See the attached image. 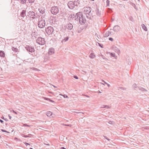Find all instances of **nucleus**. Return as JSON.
Wrapping results in <instances>:
<instances>
[{"label":"nucleus","mask_w":149,"mask_h":149,"mask_svg":"<svg viewBox=\"0 0 149 149\" xmlns=\"http://www.w3.org/2000/svg\"><path fill=\"white\" fill-rule=\"evenodd\" d=\"M109 40L111 41H112L113 40V39L112 38H109Z\"/></svg>","instance_id":"4c0bfd02"},{"label":"nucleus","mask_w":149,"mask_h":149,"mask_svg":"<svg viewBox=\"0 0 149 149\" xmlns=\"http://www.w3.org/2000/svg\"><path fill=\"white\" fill-rule=\"evenodd\" d=\"M38 10L39 11L40 13H41L42 15V17L44 18V17L45 16V9L44 8L41 7L38 9Z\"/></svg>","instance_id":"1a4fd4ad"},{"label":"nucleus","mask_w":149,"mask_h":149,"mask_svg":"<svg viewBox=\"0 0 149 149\" xmlns=\"http://www.w3.org/2000/svg\"><path fill=\"white\" fill-rule=\"evenodd\" d=\"M30 69L33 70L40 71L38 69L34 67L30 68Z\"/></svg>","instance_id":"a878e982"},{"label":"nucleus","mask_w":149,"mask_h":149,"mask_svg":"<svg viewBox=\"0 0 149 149\" xmlns=\"http://www.w3.org/2000/svg\"><path fill=\"white\" fill-rule=\"evenodd\" d=\"M80 1L79 0H76L74 1V3H75V6H80Z\"/></svg>","instance_id":"a211bd4d"},{"label":"nucleus","mask_w":149,"mask_h":149,"mask_svg":"<svg viewBox=\"0 0 149 149\" xmlns=\"http://www.w3.org/2000/svg\"><path fill=\"white\" fill-rule=\"evenodd\" d=\"M106 108H107V109H109V108H110V107L107 105V106L106 107Z\"/></svg>","instance_id":"6e6d98bb"},{"label":"nucleus","mask_w":149,"mask_h":149,"mask_svg":"<svg viewBox=\"0 0 149 149\" xmlns=\"http://www.w3.org/2000/svg\"><path fill=\"white\" fill-rule=\"evenodd\" d=\"M28 16H29L32 17L33 19H35V13L33 11H30L27 15Z\"/></svg>","instance_id":"9d476101"},{"label":"nucleus","mask_w":149,"mask_h":149,"mask_svg":"<svg viewBox=\"0 0 149 149\" xmlns=\"http://www.w3.org/2000/svg\"><path fill=\"white\" fill-rule=\"evenodd\" d=\"M105 59H106V60H107V59L106 58Z\"/></svg>","instance_id":"0e129e2a"},{"label":"nucleus","mask_w":149,"mask_h":149,"mask_svg":"<svg viewBox=\"0 0 149 149\" xmlns=\"http://www.w3.org/2000/svg\"><path fill=\"white\" fill-rule=\"evenodd\" d=\"M120 29V27L118 25H116L113 27V31L115 32H118Z\"/></svg>","instance_id":"9b49d317"},{"label":"nucleus","mask_w":149,"mask_h":149,"mask_svg":"<svg viewBox=\"0 0 149 149\" xmlns=\"http://www.w3.org/2000/svg\"><path fill=\"white\" fill-rule=\"evenodd\" d=\"M1 131L3 132H7V133H9L8 132H7V131H6V130H4L3 129H1Z\"/></svg>","instance_id":"c9c22d12"},{"label":"nucleus","mask_w":149,"mask_h":149,"mask_svg":"<svg viewBox=\"0 0 149 149\" xmlns=\"http://www.w3.org/2000/svg\"><path fill=\"white\" fill-rule=\"evenodd\" d=\"M62 96H63V97L65 98H68V96L66 95H63Z\"/></svg>","instance_id":"f704fd0d"},{"label":"nucleus","mask_w":149,"mask_h":149,"mask_svg":"<svg viewBox=\"0 0 149 149\" xmlns=\"http://www.w3.org/2000/svg\"><path fill=\"white\" fill-rule=\"evenodd\" d=\"M25 48L26 50L29 52L32 53L34 52L35 51L34 48L31 46L26 45Z\"/></svg>","instance_id":"0eeeda50"},{"label":"nucleus","mask_w":149,"mask_h":149,"mask_svg":"<svg viewBox=\"0 0 149 149\" xmlns=\"http://www.w3.org/2000/svg\"><path fill=\"white\" fill-rule=\"evenodd\" d=\"M104 137L106 139H107L109 141L110 140V139H109L106 136H104Z\"/></svg>","instance_id":"37998d69"},{"label":"nucleus","mask_w":149,"mask_h":149,"mask_svg":"<svg viewBox=\"0 0 149 149\" xmlns=\"http://www.w3.org/2000/svg\"><path fill=\"white\" fill-rule=\"evenodd\" d=\"M91 1H93L94 0H91Z\"/></svg>","instance_id":"774afa93"},{"label":"nucleus","mask_w":149,"mask_h":149,"mask_svg":"<svg viewBox=\"0 0 149 149\" xmlns=\"http://www.w3.org/2000/svg\"><path fill=\"white\" fill-rule=\"evenodd\" d=\"M36 42L40 45H44L45 43V41L44 38L41 37H38L36 40Z\"/></svg>","instance_id":"7ed1b4c3"},{"label":"nucleus","mask_w":149,"mask_h":149,"mask_svg":"<svg viewBox=\"0 0 149 149\" xmlns=\"http://www.w3.org/2000/svg\"><path fill=\"white\" fill-rule=\"evenodd\" d=\"M107 86H108V87H109L110 86V85L109 84H107Z\"/></svg>","instance_id":"4d7b16f0"},{"label":"nucleus","mask_w":149,"mask_h":149,"mask_svg":"<svg viewBox=\"0 0 149 149\" xmlns=\"http://www.w3.org/2000/svg\"><path fill=\"white\" fill-rule=\"evenodd\" d=\"M112 49L115 52L118 53L120 52V50L119 49L115 46L113 45L112 47Z\"/></svg>","instance_id":"ddd939ff"},{"label":"nucleus","mask_w":149,"mask_h":149,"mask_svg":"<svg viewBox=\"0 0 149 149\" xmlns=\"http://www.w3.org/2000/svg\"><path fill=\"white\" fill-rule=\"evenodd\" d=\"M52 14L56 15L59 12L58 7L57 6H53L52 7L50 10Z\"/></svg>","instance_id":"20e7f679"},{"label":"nucleus","mask_w":149,"mask_h":149,"mask_svg":"<svg viewBox=\"0 0 149 149\" xmlns=\"http://www.w3.org/2000/svg\"><path fill=\"white\" fill-rule=\"evenodd\" d=\"M68 37H67L65 38L64 39H63V40L61 41V42H63L64 41L65 42L68 40Z\"/></svg>","instance_id":"5701e85b"},{"label":"nucleus","mask_w":149,"mask_h":149,"mask_svg":"<svg viewBox=\"0 0 149 149\" xmlns=\"http://www.w3.org/2000/svg\"><path fill=\"white\" fill-rule=\"evenodd\" d=\"M64 125L65 126H70V127H71V125H66V124H65Z\"/></svg>","instance_id":"c03bdc74"},{"label":"nucleus","mask_w":149,"mask_h":149,"mask_svg":"<svg viewBox=\"0 0 149 149\" xmlns=\"http://www.w3.org/2000/svg\"><path fill=\"white\" fill-rule=\"evenodd\" d=\"M54 49L53 48H51L49 49L48 54L49 55H51L54 54Z\"/></svg>","instance_id":"2eb2a0df"},{"label":"nucleus","mask_w":149,"mask_h":149,"mask_svg":"<svg viewBox=\"0 0 149 149\" xmlns=\"http://www.w3.org/2000/svg\"><path fill=\"white\" fill-rule=\"evenodd\" d=\"M98 44H99V45L101 47H102H102H102V46H101V44H100V43H98Z\"/></svg>","instance_id":"864d4df0"},{"label":"nucleus","mask_w":149,"mask_h":149,"mask_svg":"<svg viewBox=\"0 0 149 149\" xmlns=\"http://www.w3.org/2000/svg\"><path fill=\"white\" fill-rule=\"evenodd\" d=\"M103 107H102L101 108H106V107L107 106V105H103Z\"/></svg>","instance_id":"49530a36"},{"label":"nucleus","mask_w":149,"mask_h":149,"mask_svg":"<svg viewBox=\"0 0 149 149\" xmlns=\"http://www.w3.org/2000/svg\"><path fill=\"white\" fill-rule=\"evenodd\" d=\"M95 57V55L94 54L92 53H91L89 55V57L91 58H93Z\"/></svg>","instance_id":"4be33fe9"},{"label":"nucleus","mask_w":149,"mask_h":149,"mask_svg":"<svg viewBox=\"0 0 149 149\" xmlns=\"http://www.w3.org/2000/svg\"><path fill=\"white\" fill-rule=\"evenodd\" d=\"M67 29L69 30H71L72 29L73 26L72 24L71 23H69L67 25Z\"/></svg>","instance_id":"dca6fc26"},{"label":"nucleus","mask_w":149,"mask_h":149,"mask_svg":"<svg viewBox=\"0 0 149 149\" xmlns=\"http://www.w3.org/2000/svg\"><path fill=\"white\" fill-rule=\"evenodd\" d=\"M29 3H33L35 1V0H28Z\"/></svg>","instance_id":"2f4dec72"},{"label":"nucleus","mask_w":149,"mask_h":149,"mask_svg":"<svg viewBox=\"0 0 149 149\" xmlns=\"http://www.w3.org/2000/svg\"><path fill=\"white\" fill-rule=\"evenodd\" d=\"M13 113L16 114H17V113L16 112V111H14V110H13Z\"/></svg>","instance_id":"09e8293b"},{"label":"nucleus","mask_w":149,"mask_h":149,"mask_svg":"<svg viewBox=\"0 0 149 149\" xmlns=\"http://www.w3.org/2000/svg\"><path fill=\"white\" fill-rule=\"evenodd\" d=\"M84 11L87 18L90 19H92L93 18L92 13L91 12V8L90 7H86L83 8Z\"/></svg>","instance_id":"f257e3e1"},{"label":"nucleus","mask_w":149,"mask_h":149,"mask_svg":"<svg viewBox=\"0 0 149 149\" xmlns=\"http://www.w3.org/2000/svg\"><path fill=\"white\" fill-rule=\"evenodd\" d=\"M29 149H33V148H30Z\"/></svg>","instance_id":"680f3d73"},{"label":"nucleus","mask_w":149,"mask_h":149,"mask_svg":"<svg viewBox=\"0 0 149 149\" xmlns=\"http://www.w3.org/2000/svg\"><path fill=\"white\" fill-rule=\"evenodd\" d=\"M142 29L145 31H147V29L146 26L143 24H142L141 25Z\"/></svg>","instance_id":"412c9836"},{"label":"nucleus","mask_w":149,"mask_h":149,"mask_svg":"<svg viewBox=\"0 0 149 149\" xmlns=\"http://www.w3.org/2000/svg\"><path fill=\"white\" fill-rule=\"evenodd\" d=\"M22 137H25V138H27V137H30V136L29 135H24L23 134L22 135Z\"/></svg>","instance_id":"7c9ffc66"},{"label":"nucleus","mask_w":149,"mask_h":149,"mask_svg":"<svg viewBox=\"0 0 149 149\" xmlns=\"http://www.w3.org/2000/svg\"><path fill=\"white\" fill-rule=\"evenodd\" d=\"M20 1L22 4H24L26 3V0H20Z\"/></svg>","instance_id":"cd10ccee"},{"label":"nucleus","mask_w":149,"mask_h":149,"mask_svg":"<svg viewBox=\"0 0 149 149\" xmlns=\"http://www.w3.org/2000/svg\"><path fill=\"white\" fill-rule=\"evenodd\" d=\"M68 7L71 9H73L75 6L74 2L72 1L69 2L68 3Z\"/></svg>","instance_id":"6e6552de"},{"label":"nucleus","mask_w":149,"mask_h":149,"mask_svg":"<svg viewBox=\"0 0 149 149\" xmlns=\"http://www.w3.org/2000/svg\"><path fill=\"white\" fill-rule=\"evenodd\" d=\"M113 122L112 121H110L109 122V124H113Z\"/></svg>","instance_id":"a18cd8bd"},{"label":"nucleus","mask_w":149,"mask_h":149,"mask_svg":"<svg viewBox=\"0 0 149 149\" xmlns=\"http://www.w3.org/2000/svg\"><path fill=\"white\" fill-rule=\"evenodd\" d=\"M44 18L42 16L39 19L38 26L40 28H43L45 26L46 23L45 20L43 19Z\"/></svg>","instance_id":"f03ea898"},{"label":"nucleus","mask_w":149,"mask_h":149,"mask_svg":"<svg viewBox=\"0 0 149 149\" xmlns=\"http://www.w3.org/2000/svg\"><path fill=\"white\" fill-rule=\"evenodd\" d=\"M5 54L4 52L3 51H0V56L1 57H4Z\"/></svg>","instance_id":"6ab92c4d"},{"label":"nucleus","mask_w":149,"mask_h":149,"mask_svg":"<svg viewBox=\"0 0 149 149\" xmlns=\"http://www.w3.org/2000/svg\"><path fill=\"white\" fill-rule=\"evenodd\" d=\"M110 1L109 0H107L106 3H107V6L106 7L109 6V4Z\"/></svg>","instance_id":"c85d7f7f"},{"label":"nucleus","mask_w":149,"mask_h":149,"mask_svg":"<svg viewBox=\"0 0 149 149\" xmlns=\"http://www.w3.org/2000/svg\"><path fill=\"white\" fill-rule=\"evenodd\" d=\"M130 21H132V22L133 21V17L132 16H130Z\"/></svg>","instance_id":"473e14b6"},{"label":"nucleus","mask_w":149,"mask_h":149,"mask_svg":"<svg viewBox=\"0 0 149 149\" xmlns=\"http://www.w3.org/2000/svg\"><path fill=\"white\" fill-rule=\"evenodd\" d=\"M45 31L49 35L52 34L54 31L53 27L51 26L48 27L46 29Z\"/></svg>","instance_id":"39448f33"},{"label":"nucleus","mask_w":149,"mask_h":149,"mask_svg":"<svg viewBox=\"0 0 149 149\" xmlns=\"http://www.w3.org/2000/svg\"><path fill=\"white\" fill-rule=\"evenodd\" d=\"M118 90H125L126 89V88H124L123 87H118Z\"/></svg>","instance_id":"393cba45"},{"label":"nucleus","mask_w":149,"mask_h":149,"mask_svg":"<svg viewBox=\"0 0 149 149\" xmlns=\"http://www.w3.org/2000/svg\"><path fill=\"white\" fill-rule=\"evenodd\" d=\"M81 113V112H78V113Z\"/></svg>","instance_id":"052dcab7"},{"label":"nucleus","mask_w":149,"mask_h":149,"mask_svg":"<svg viewBox=\"0 0 149 149\" xmlns=\"http://www.w3.org/2000/svg\"><path fill=\"white\" fill-rule=\"evenodd\" d=\"M52 113L49 111L47 113V115L48 116H50L52 115Z\"/></svg>","instance_id":"b1692460"},{"label":"nucleus","mask_w":149,"mask_h":149,"mask_svg":"<svg viewBox=\"0 0 149 149\" xmlns=\"http://www.w3.org/2000/svg\"><path fill=\"white\" fill-rule=\"evenodd\" d=\"M69 17L72 19L75 17V15L74 14H71L70 15Z\"/></svg>","instance_id":"c756f323"},{"label":"nucleus","mask_w":149,"mask_h":149,"mask_svg":"<svg viewBox=\"0 0 149 149\" xmlns=\"http://www.w3.org/2000/svg\"><path fill=\"white\" fill-rule=\"evenodd\" d=\"M81 13H78L76 14L75 16L74 19L77 21H78L79 20V17H81Z\"/></svg>","instance_id":"f8f14e48"},{"label":"nucleus","mask_w":149,"mask_h":149,"mask_svg":"<svg viewBox=\"0 0 149 149\" xmlns=\"http://www.w3.org/2000/svg\"><path fill=\"white\" fill-rule=\"evenodd\" d=\"M12 49L13 51L14 52H17V49L16 48H15L14 47H13L12 48Z\"/></svg>","instance_id":"bb28decb"},{"label":"nucleus","mask_w":149,"mask_h":149,"mask_svg":"<svg viewBox=\"0 0 149 149\" xmlns=\"http://www.w3.org/2000/svg\"><path fill=\"white\" fill-rule=\"evenodd\" d=\"M103 81V82H105V81H104V80H103V81Z\"/></svg>","instance_id":"e2e57ef3"},{"label":"nucleus","mask_w":149,"mask_h":149,"mask_svg":"<svg viewBox=\"0 0 149 149\" xmlns=\"http://www.w3.org/2000/svg\"><path fill=\"white\" fill-rule=\"evenodd\" d=\"M0 122L1 123H3V120H1V119H0Z\"/></svg>","instance_id":"603ef678"},{"label":"nucleus","mask_w":149,"mask_h":149,"mask_svg":"<svg viewBox=\"0 0 149 149\" xmlns=\"http://www.w3.org/2000/svg\"><path fill=\"white\" fill-rule=\"evenodd\" d=\"M74 78H75V79H78V77L77 76H74Z\"/></svg>","instance_id":"79ce46f5"},{"label":"nucleus","mask_w":149,"mask_h":149,"mask_svg":"<svg viewBox=\"0 0 149 149\" xmlns=\"http://www.w3.org/2000/svg\"><path fill=\"white\" fill-rule=\"evenodd\" d=\"M108 12L109 13H111L112 11V10L111 8H109L108 9Z\"/></svg>","instance_id":"e433bc0d"},{"label":"nucleus","mask_w":149,"mask_h":149,"mask_svg":"<svg viewBox=\"0 0 149 149\" xmlns=\"http://www.w3.org/2000/svg\"><path fill=\"white\" fill-rule=\"evenodd\" d=\"M24 126H27V127H30V125H27V124H24Z\"/></svg>","instance_id":"ea45409f"},{"label":"nucleus","mask_w":149,"mask_h":149,"mask_svg":"<svg viewBox=\"0 0 149 149\" xmlns=\"http://www.w3.org/2000/svg\"><path fill=\"white\" fill-rule=\"evenodd\" d=\"M54 86V87H55V88H56V87H55V86Z\"/></svg>","instance_id":"69168bd1"},{"label":"nucleus","mask_w":149,"mask_h":149,"mask_svg":"<svg viewBox=\"0 0 149 149\" xmlns=\"http://www.w3.org/2000/svg\"><path fill=\"white\" fill-rule=\"evenodd\" d=\"M112 29H111L110 31H108L106 32L105 35V37L108 36L110 35H113V32L111 31Z\"/></svg>","instance_id":"4468645a"},{"label":"nucleus","mask_w":149,"mask_h":149,"mask_svg":"<svg viewBox=\"0 0 149 149\" xmlns=\"http://www.w3.org/2000/svg\"><path fill=\"white\" fill-rule=\"evenodd\" d=\"M111 56L112 57H114L115 56V54L114 53H111Z\"/></svg>","instance_id":"72a5a7b5"},{"label":"nucleus","mask_w":149,"mask_h":149,"mask_svg":"<svg viewBox=\"0 0 149 149\" xmlns=\"http://www.w3.org/2000/svg\"><path fill=\"white\" fill-rule=\"evenodd\" d=\"M49 101L50 102H54V101H53V100H51L50 99L49 100Z\"/></svg>","instance_id":"de8ad7c7"},{"label":"nucleus","mask_w":149,"mask_h":149,"mask_svg":"<svg viewBox=\"0 0 149 149\" xmlns=\"http://www.w3.org/2000/svg\"><path fill=\"white\" fill-rule=\"evenodd\" d=\"M96 15L98 16H100L101 15L100 12L99 11L98 8H97L96 10Z\"/></svg>","instance_id":"aec40b11"},{"label":"nucleus","mask_w":149,"mask_h":149,"mask_svg":"<svg viewBox=\"0 0 149 149\" xmlns=\"http://www.w3.org/2000/svg\"><path fill=\"white\" fill-rule=\"evenodd\" d=\"M2 119H4V120H6V119H5L4 118H2Z\"/></svg>","instance_id":"bf43d9fd"},{"label":"nucleus","mask_w":149,"mask_h":149,"mask_svg":"<svg viewBox=\"0 0 149 149\" xmlns=\"http://www.w3.org/2000/svg\"><path fill=\"white\" fill-rule=\"evenodd\" d=\"M26 10H22V12L21 13L20 15L21 16L23 17H24L26 15Z\"/></svg>","instance_id":"f3484780"},{"label":"nucleus","mask_w":149,"mask_h":149,"mask_svg":"<svg viewBox=\"0 0 149 149\" xmlns=\"http://www.w3.org/2000/svg\"><path fill=\"white\" fill-rule=\"evenodd\" d=\"M104 83L106 84H107L108 83H106V82H104Z\"/></svg>","instance_id":"13d9d810"},{"label":"nucleus","mask_w":149,"mask_h":149,"mask_svg":"<svg viewBox=\"0 0 149 149\" xmlns=\"http://www.w3.org/2000/svg\"><path fill=\"white\" fill-rule=\"evenodd\" d=\"M86 20L85 17H84L81 13V17H79V22L80 24L83 25L86 22Z\"/></svg>","instance_id":"423d86ee"},{"label":"nucleus","mask_w":149,"mask_h":149,"mask_svg":"<svg viewBox=\"0 0 149 149\" xmlns=\"http://www.w3.org/2000/svg\"><path fill=\"white\" fill-rule=\"evenodd\" d=\"M8 116H9V119H11V118H12L11 116H10V115H9H9H8Z\"/></svg>","instance_id":"8fccbe9b"},{"label":"nucleus","mask_w":149,"mask_h":149,"mask_svg":"<svg viewBox=\"0 0 149 149\" xmlns=\"http://www.w3.org/2000/svg\"><path fill=\"white\" fill-rule=\"evenodd\" d=\"M133 86L134 87V88H136L137 87V85L136 84H133Z\"/></svg>","instance_id":"58836bf2"},{"label":"nucleus","mask_w":149,"mask_h":149,"mask_svg":"<svg viewBox=\"0 0 149 149\" xmlns=\"http://www.w3.org/2000/svg\"><path fill=\"white\" fill-rule=\"evenodd\" d=\"M44 98L45 100H49H49L50 99L47 98V97H44Z\"/></svg>","instance_id":"a19ab883"},{"label":"nucleus","mask_w":149,"mask_h":149,"mask_svg":"<svg viewBox=\"0 0 149 149\" xmlns=\"http://www.w3.org/2000/svg\"><path fill=\"white\" fill-rule=\"evenodd\" d=\"M97 93H101V92L99 91H97Z\"/></svg>","instance_id":"5fc2aeb1"},{"label":"nucleus","mask_w":149,"mask_h":149,"mask_svg":"<svg viewBox=\"0 0 149 149\" xmlns=\"http://www.w3.org/2000/svg\"><path fill=\"white\" fill-rule=\"evenodd\" d=\"M102 84L104 85V84Z\"/></svg>","instance_id":"338daca9"},{"label":"nucleus","mask_w":149,"mask_h":149,"mask_svg":"<svg viewBox=\"0 0 149 149\" xmlns=\"http://www.w3.org/2000/svg\"><path fill=\"white\" fill-rule=\"evenodd\" d=\"M25 144L27 146V145H30V144L28 143L25 142Z\"/></svg>","instance_id":"3c124183"}]
</instances>
